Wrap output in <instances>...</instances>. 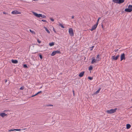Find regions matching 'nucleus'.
Returning a JSON list of instances; mask_svg holds the SVG:
<instances>
[{
  "instance_id": "f257e3e1",
  "label": "nucleus",
  "mask_w": 132,
  "mask_h": 132,
  "mask_svg": "<svg viewBox=\"0 0 132 132\" xmlns=\"http://www.w3.org/2000/svg\"><path fill=\"white\" fill-rule=\"evenodd\" d=\"M117 109L116 108L114 109H112L110 110H107L106 112L112 114L116 112Z\"/></svg>"
},
{
  "instance_id": "a19ab883",
  "label": "nucleus",
  "mask_w": 132,
  "mask_h": 132,
  "mask_svg": "<svg viewBox=\"0 0 132 132\" xmlns=\"http://www.w3.org/2000/svg\"><path fill=\"white\" fill-rule=\"evenodd\" d=\"M93 48L94 47V46H92V47H91Z\"/></svg>"
},
{
  "instance_id": "f8f14e48",
  "label": "nucleus",
  "mask_w": 132,
  "mask_h": 132,
  "mask_svg": "<svg viewBox=\"0 0 132 132\" xmlns=\"http://www.w3.org/2000/svg\"><path fill=\"white\" fill-rule=\"evenodd\" d=\"M97 27L95 24L92 27L91 29H90V30L91 31H92L93 30H95L96 28Z\"/></svg>"
},
{
  "instance_id": "f03ea898",
  "label": "nucleus",
  "mask_w": 132,
  "mask_h": 132,
  "mask_svg": "<svg viewBox=\"0 0 132 132\" xmlns=\"http://www.w3.org/2000/svg\"><path fill=\"white\" fill-rule=\"evenodd\" d=\"M128 8L126 9L125 10V11L128 12H131L132 11V10L131 5H129L128 6Z\"/></svg>"
},
{
  "instance_id": "cd10ccee",
  "label": "nucleus",
  "mask_w": 132,
  "mask_h": 132,
  "mask_svg": "<svg viewBox=\"0 0 132 132\" xmlns=\"http://www.w3.org/2000/svg\"><path fill=\"white\" fill-rule=\"evenodd\" d=\"M39 57L40 58V59H42V55H41V54L39 55Z\"/></svg>"
},
{
  "instance_id": "72a5a7b5",
  "label": "nucleus",
  "mask_w": 132,
  "mask_h": 132,
  "mask_svg": "<svg viewBox=\"0 0 132 132\" xmlns=\"http://www.w3.org/2000/svg\"><path fill=\"white\" fill-rule=\"evenodd\" d=\"M38 94H37V93L36 94H35V95H32V96H31V97H34V96H36V95H38Z\"/></svg>"
},
{
  "instance_id": "c85d7f7f",
  "label": "nucleus",
  "mask_w": 132,
  "mask_h": 132,
  "mask_svg": "<svg viewBox=\"0 0 132 132\" xmlns=\"http://www.w3.org/2000/svg\"><path fill=\"white\" fill-rule=\"evenodd\" d=\"M15 131H20L21 130L20 129H15Z\"/></svg>"
},
{
  "instance_id": "f704fd0d",
  "label": "nucleus",
  "mask_w": 132,
  "mask_h": 132,
  "mask_svg": "<svg viewBox=\"0 0 132 132\" xmlns=\"http://www.w3.org/2000/svg\"><path fill=\"white\" fill-rule=\"evenodd\" d=\"M89 48H90V51H91L93 50V48L92 47H90Z\"/></svg>"
},
{
  "instance_id": "7c9ffc66",
  "label": "nucleus",
  "mask_w": 132,
  "mask_h": 132,
  "mask_svg": "<svg viewBox=\"0 0 132 132\" xmlns=\"http://www.w3.org/2000/svg\"><path fill=\"white\" fill-rule=\"evenodd\" d=\"M98 22L97 21V22H96V24L95 25L97 27L98 25Z\"/></svg>"
},
{
  "instance_id": "a211bd4d",
  "label": "nucleus",
  "mask_w": 132,
  "mask_h": 132,
  "mask_svg": "<svg viewBox=\"0 0 132 132\" xmlns=\"http://www.w3.org/2000/svg\"><path fill=\"white\" fill-rule=\"evenodd\" d=\"M54 43L52 42L51 43H49V45L50 46H52L54 45Z\"/></svg>"
},
{
  "instance_id": "20e7f679",
  "label": "nucleus",
  "mask_w": 132,
  "mask_h": 132,
  "mask_svg": "<svg viewBox=\"0 0 132 132\" xmlns=\"http://www.w3.org/2000/svg\"><path fill=\"white\" fill-rule=\"evenodd\" d=\"M69 32L70 36H71L72 37L74 36V32L72 28H69Z\"/></svg>"
},
{
  "instance_id": "aec40b11",
  "label": "nucleus",
  "mask_w": 132,
  "mask_h": 132,
  "mask_svg": "<svg viewBox=\"0 0 132 132\" xmlns=\"http://www.w3.org/2000/svg\"><path fill=\"white\" fill-rule=\"evenodd\" d=\"M59 26H61L62 28H64V27L60 23L59 24Z\"/></svg>"
},
{
  "instance_id": "9d476101",
  "label": "nucleus",
  "mask_w": 132,
  "mask_h": 132,
  "mask_svg": "<svg viewBox=\"0 0 132 132\" xmlns=\"http://www.w3.org/2000/svg\"><path fill=\"white\" fill-rule=\"evenodd\" d=\"M92 60L91 62V63L94 64V63H96L97 61V60H95L94 57H92Z\"/></svg>"
},
{
  "instance_id": "c9c22d12",
  "label": "nucleus",
  "mask_w": 132,
  "mask_h": 132,
  "mask_svg": "<svg viewBox=\"0 0 132 132\" xmlns=\"http://www.w3.org/2000/svg\"><path fill=\"white\" fill-rule=\"evenodd\" d=\"M42 93V91H40L38 92V93H37V94H39L40 93Z\"/></svg>"
},
{
  "instance_id": "2eb2a0df",
  "label": "nucleus",
  "mask_w": 132,
  "mask_h": 132,
  "mask_svg": "<svg viewBox=\"0 0 132 132\" xmlns=\"http://www.w3.org/2000/svg\"><path fill=\"white\" fill-rule=\"evenodd\" d=\"M96 59L97 60V62H98L101 59L100 58L99 55H97L96 57Z\"/></svg>"
},
{
  "instance_id": "2f4dec72",
  "label": "nucleus",
  "mask_w": 132,
  "mask_h": 132,
  "mask_svg": "<svg viewBox=\"0 0 132 132\" xmlns=\"http://www.w3.org/2000/svg\"><path fill=\"white\" fill-rule=\"evenodd\" d=\"M15 129H10V130H9V131H15Z\"/></svg>"
},
{
  "instance_id": "c03bdc74",
  "label": "nucleus",
  "mask_w": 132,
  "mask_h": 132,
  "mask_svg": "<svg viewBox=\"0 0 132 132\" xmlns=\"http://www.w3.org/2000/svg\"><path fill=\"white\" fill-rule=\"evenodd\" d=\"M54 32H56V31H55V30H54Z\"/></svg>"
},
{
  "instance_id": "0eeeda50",
  "label": "nucleus",
  "mask_w": 132,
  "mask_h": 132,
  "mask_svg": "<svg viewBox=\"0 0 132 132\" xmlns=\"http://www.w3.org/2000/svg\"><path fill=\"white\" fill-rule=\"evenodd\" d=\"M33 13L34 15L37 17L40 18V17L41 14H38L37 13L34 12H33Z\"/></svg>"
},
{
  "instance_id": "4be33fe9",
  "label": "nucleus",
  "mask_w": 132,
  "mask_h": 132,
  "mask_svg": "<svg viewBox=\"0 0 132 132\" xmlns=\"http://www.w3.org/2000/svg\"><path fill=\"white\" fill-rule=\"evenodd\" d=\"M29 30H30V31L31 33H32V34H35V32L34 31L32 30H31V29H30Z\"/></svg>"
},
{
  "instance_id": "ea45409f",
  "label": "nucleus",
  "mask_w": 132,
  "mask_h": 132,
  "mask_svg": "<svg viewBox=\"0 0 132 132\" xmlns=\"http://www.w3.org/2000/svg\"><path fill=\"white\" fill-rule=\"evenodd\" d=\"M74 18V16H72V19H73Z\"/></svg>"
},
{
  "instance_id": "6e6552de",
  "label": "nucleus",
  "mask_w": 132,
  "mask_h": 132,
  "mask_svg": "<svg viewBox=\"0 0 132 132\" xmlns=\"http://www.w3.org/2000/svg\"><path fill=\"white\" fill-rule=\"evenodd\" d=\"M119 57V55H117L116 56H112V59L114 60H116L118 59Z\"/></svg>"
},
{
  "instance_id": "473e14b6",
  "label": "nucleus",
  "mask_w": 132,
  "mask_h": 132,
  "mask_svg": "<svg viewBox=\"0 0 132 132\" xmlns=\"http://www.w3.org/2000/svg\"><path fill=\"white\" fill-rule=\"evenodd\" d=\"M41 21L43 22H47V21L46 20H42Z\"/></svg>"
},
{
  "instance_id": "9b49d317",
  "label": "nucleus",
  "mask_w": 132,
  "mask_h": 132,
  "mask_svg": "<svg viewBox=\"0 0 132 132\" xmlns=\"http://www.w3.org/2000/svg\"><path fill=\"white\" fill-rule=\"evenodd\" d=\"M11 61L14 64H16L18 63V61L17 60L12 59Z\"/></svg>"
},
{
  "instance_id": "423d86ee",
  "label": "nucleus",
  "mask_w": 132,
  "mask_h": 132,
  "mask_svg": "<svg viewBox=\"0 0 132 132\" xmlns=\"http://www.w3.org/2000/svg\"><path fill=\"white\" fill-rule=\"evenodd\" d=\"M125 54L123 53L122 54L121 56L120 57V61H122L123 60H125Z\"/></svg>"
},
{
  "instance_id": "a18cd8bd",
  "label": "nucleus",
  "mask_w": 132,
  "mask_h": 132,
  "mask_svg": "<svg viewBox=\"0 0 132 132\" xmlns=\"http://www.w3.org/2000/svg\"><path fill=\"white\" fill-rule=\"evenodd\" d=\"M73 94H74V91H73Z\"/></svg>"
},
{
  "instance_id": "bb28decb",
  "label": "nucleus",
  "mask_w": 132,
  "mask_h": 132,
  "mask_svg": "<svg viewBox=\"0 0 132 132\" xmlns=\"http://www.w3.org/2000/svg\"><path fill=\"white\" fill-rule=\"evenodd\" d=\"M50 19L52 21H54V19H53L51 18H50Z\"/></svg>"
},
{
  "instance_id": "4468645a",
  "label": "nucleus",
  "mask_w": 132,
  "mask_h": 132,
  "mask_svg": "<svg viewBox=\"0 0 132 132\" xmlns=\"http://www.w3.org/2000/svg\"><path fill=\"white\" fill-rule=\"evenodd\" d=\"M6 115V114L5 113H0V116H1L2 117H4Z\"/></svg>"
},
{
  "instance_id": "7ed1b4c3",
  "label": "nucleus",
  "mask_w": 132,
  "mask_h": 132,
  "mask_svg": "<svg viewBox=\"0 0 132 132\" xmlns=\"http://www.w3.org/2000/svg\"><path fill=\"white\" fill-rule=\"evenodd\" d=\"M125 0H113V1L114 3L120 4L123 3Z\"/></svg>"
},
{
  "instance_id": "ddd939ff",
  "label": "nucleus",
  "mask_w": 132,
  "mask_h": 132,
  "mask_svg": "<svg viewBox=\"0 0 132 132\" xmlns=\"http://www.w3.org/2000/svg\"><path fill=\"white\" fill-rule=\"evenodd\" d=\"M84 71H83V72H81L79 74V77H82L84 74Z\"/></svg>"
},
{
  "instance_id": "79ce46f5",
  "label": "nucleus",
  "mask_w": 132,
  "mask_h": 132,
  "mask_svg": "<svg viewBox=\"0 0 132 132\" xmlns=\"http://www.w3.org/2000/svg\"><path fill=\"white\" fill-rule=\"evenodd\" d=\"M7 81V80H5V82H6Z\"/></svg>"
},
{
  "instance_id": "37998d69",
  "label": "nucleus",
  "mask_w": 132,
  "mask_h": 132,
  "mask_svg": "<svg viewBox=\"0 0 132 132\" xmlns=\"http://www.w3.org/2000/svg\"><path fill=\"white\" fill-rule=\"evenodd\" d=\"M131 5V8H132V5Z\"/></svg>"
},
{
  "instance_id": "f3484780",
  "label": "nucleus",
  "mask_w": 132,
  "mask_h": 132,
  "mask_svg": "<svg viewBox=\"0 0 132 132\" xmlns=\"http://www.w3.org/2000/svg\"><path fill=\"white\" fill-rule=\"evenodd\" d=\"M131 126V125L129 124H128L126 125V128L127 129L130 128Z\"/></svg>"
},
{
  "instance_id": "dca6fc26",
  "label": "nucleus",
  "mask_w": 132,
  "mask_h": 132,
  "mask_svg": "<svg viewBox=\"0 0 132 132\" xmlns=\"http://www.w3.org/2000/svg\"><path fill=\"white\" fill-rule=\"evenodd\" d=\"M101 89V88H99V89L95 92L94 93V94H96L99 93Z\"/></svg>"
},
{
  "instance_id": "a878e982",
  "label": "nucleus",
  "mask_w": 132,
  "mask_h": 132,
  "mask_svg": "<svg viewBox=\"0 0 132 132\" xmlns=\"http://www.w3.org/2000/svg\"><path fill=\"white\" fill-rule=\"evenodd\" d=\"M93 69V67L92 66H90L89 69V70H92Z\"/></svg>"
},
{
  "instance_id": "6ab92c4d",
  "label": "nucleus",
  "mask_w": 132,
  "mask_h": 132,
  "mask_svg": "<svg viewBox=\"0 0 132 132\" xmlns=\"http://www.w3.org/2000/svg\"><path fill=\"white\" fill-rule=\"evenodd\" d=\"M44 28L46 31L48 32V34H50V32L46 28V27H45Z\"/></svg>"
},
{
  "instance_id": "39448f33",
  "label": "nucleus",
  "mask_w": 132,
  "mask_h": 132,
  "mask_svg": "<svg viewBox=\"0 0 132 132\" xmlns=\"http://www.w3.org/2000/svg\"><path fill=\"white\" fill-rule=\"evenodd\" d=\"M61 52L60 51L58 50H57L56 51L53 52L51 54V55L52 56H53L55 55L56 54H59Z\"/></svg>"
},
{
  "instance_id": "e433bc0d",
  "label": "nucleus",
  "mask_w": 132,
  "mask_h": 132,
  "mask_svg": "<svg viewBox=\"0 0 132 132\" xmlns=\"http://www.w3.org/2000/svg\"><path fill=\"white\" fill-rule=\"evenodd\" d=\"M101 18V17H99L98 18V19H97V21L98 22L99 21V20Z\"/></svg>"
},
{
  "instance_id": "393cba45",
  "label": "nucleus",
  "mask_w": 132,
  "mask_h": 132,
  "mask_svg": "<svg viewBox=\"0 0 132 132\" xmlns=\"http://www.w3.org/2000/svg\"><path fill=\"white\" fill-rule=\"evenodd\" d=\"M24 86H22L20 88V90H23L24 89Z\"/></svg>"
},
{
  "instance_id": "58836bf2",
  "label": "nucleus",
  "mask_w": 132,
  "mask_h": 132,
  "mask_svg": "<svg viewBox=\"0 0 132 132\" xmlns=\"http://www.w3.org/2000/svg\"><path fill=\"white\" fill-rule=\"evenodd\" d=\"M3 13L4 14H8V13L6 12H3Z\"/></svg>"
},
{
  "instance_id": "412c9836",
  "label": "nucleus",
  "mask_w": 132,
  "mask_h": 132,
  "mask_svg": "<svg viewBox=\"0 0 132 132\" xmlns=\"http://www.w3.org/2000/svg\"><path fill=\"white\" fill-rule=\"evenodd\" d=\"M41 15L40 16V17H42L43 18H46V16L44 15H42V14H41Z\"/></svg>"
},
{
  "instance_id": "b1692460",
  "label": "nucleus",
  "mask_w": 132,
  "mask_h": 132,
  "mask_svg": "<svg viewBox=\"0 0 132 132\" xmlns=\"http://www.w3.org/2000/svg\"><path fill=\"white\" fill-rule=\"evenodd\" d=\"M88 79H89L90 80H92L93 79V77H88Z\"/></svg>"
},
{
  "instance_id": "c756f323",
  "label": "nucleus",
  "mask_w": 132,
  "mask_h": 132,
  "mask_svg": "<svg viewBox=\"0 0 132 132\" xmlns=\"http://www.w3.org/2000/svg\"><path fill=\"white\" fill-rule=\"evenodd\" d=\"M23 67L25 68L27 67V65H26V64H24L23 65Z\"/></svg>"
},
{
  "instance_id": "1a4fd4ad",
  "label": "nucleus",
  "mask_w": 132,
  "mask_h": 132,
  "mask_svg": "<svg viewBox=\"0 0 132 132\" xmlns=\"http://www.w3.org/2000/svg\"><path fill=\"white\" fill-rule=\"evenodd\" d=\"M11 13L14 14H20V12H18L17 10H14L13 11L11 12Z\"/></svg>"
},
{
  "instance_id": "5701e85b",
  "label": "nucleus",
  "mask_w": 132,
  "mask_h": 132,
  "mask_svg": "<svg viewBox=\"0 0 132 132\" xmlns=\"http://www.w3.org/2000/svg\"><path fill=\"white\" fill-rule=\"evenodd\" d=\"M46 106L48 107V106H53V105L51 104H47L46 105Z\"/></svg>"
},
{
  "instance_id": "49530a36",
  "label": "nucleus",
  "mask_w": 132,
  "mask_h": 132,
  "mask_svg": "<svg viewBox=\"0 0 132 132\" xmlns=\"http://www.w3.org/2000/svg\"><path fill=\"white\" fill-rule=\"evenodd\" d=\"M24 129V130H25V129Z\"/></svg>"
},
{
  "instance_id": "4c0bfd02",
  "label": "nucleus",
  "mask_w": 132,
  "mask_h": 132,
  "mask_svg": "<svg viewBox=\"0 0 132 132\" xmlns=\"http://www.w3.org/2000/svg\"><path fill=\"white\" fill-rule=\"evenodd\" d=\"M37 41L39 43H41V41L38 39L37 40Z\"/></svg>"
}]
</instances>
